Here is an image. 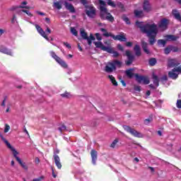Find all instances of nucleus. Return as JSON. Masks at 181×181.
I'll list each match as a JSON object with an SVG mask.
<instances>
[{"label":"nucleus","mask_w":181,"mask_h":181,"mask_svg":"<svg viewBox=\"0 0 181 181\" xmlns=\"http://www.w3.org/2000/svg\"><path fill=\"white\" fill-rule=\"evenodd\" d=\"M150 122H152V119H146L144 120V124H145L146 125H148V124H149Z\"/></svg>","instance_id":"51"},{"label":"nucleus","mask_w":181,"mask_h":181,"mask_svg":"<svg viewBox=\"0 0 181 181\" xmlns=\"http://www.w3.org/2000/svg\"><path fill=\"white\" fill-rule=\"evenodd\" d=\"M177 108H181V100L177 101Z\"/></svg>","instance_id":"54"},{"label":"nucleus","mask_w":181,"mask_h":181,"mask_svg":"<svg viewBox=\"0 0 181 181\" xmlns=\"http://www.w3.org/2000/svg\"><path fill=\"white\" fill-rule=\"evenodd\" d=\"M16 21V16L13 15L11 22H12V23H15Z\"/></svg>","instance_id":"58"},{"label":"nucleus","mask_w":181,"mask_h":181,"mask_svg":"<svg viewBox=\"0 0 181 181\" xmlns=\"http://www.w3.org/2000/svg\"><path fill=\"white\" fill-rule=\"evenodd\" d=\"M63 45L66 46L67 49H71V46L70 45V44H69V42H63Z\"/></svg>","instance_id":"52"},{"label":"nucleus","mask_w":181,"mask_h":181,"mask_svg":"<svg viewBox=\"0 0 181 181\" xmlns=\"http://www.w3.org/2000/svg\"><path fill=\"white\" fill-rule=\"evenodd\" d=\"M43 179H45V177L44 176H41V177H40L38 178L33 179V181H42V180H43Z\"/></svg>","instance_id":"50"},{"label":"nucleus","mask_w":181,"mask_h":181,"mask_svg":"<svg viewBox=\"0 0 181 181\" xmlns=\"http://www.w3.org/2000/svg\"><path fill=\"white\" fill-rule=\"evenodd\" d=\"M136 25L143 33H146L148 37H149L150 45H154L155 42H156L155 37H156V35H158V25L155 23L144 25L143 22L139 21L136 22Z\"/></svg>","instance_id":"1"},{"label":"nucleus","mask_w":181,"mask_h":181,"mask_svg":"<svg viewBox=\"0 0 181 181\" xmlns=\"http://www.w3.org/2000/svg\"><path fill=\"white\" fill-rule=\"evenodd\" d=\"M122 66V62L118 61V59H115L112 62H107V65L105 67V71L106 73H112V71H115V70H117V67L121 69Z\"/></svg>","instance_id":"3"},{"label":"nucleus","mask_w":181,"mask_h":181,"mask_svg":"<svg viewBox=\"0 0 181 181\" xmlns=\"http://www.w3.org/2000/svg\"><path fill=\"white\" fill-rule=\"evenodd\" d=\"M126 46H127V47H131V46H132V42H126Z\"/></svg>","instance_id":"61"},{"label":"nucleus","mask_w":181,"mask_h":181,"mask_svg":"<svg viewBox=\"0 0 181 181\" xmlns=\"http://www.w3.org/2000/svg\"><path fill=\"white\" fill-rule=\"evenodd\" d=\"M0 52L1 53H4V54H7L8 56H13V53L12 52V51L8 48H6V47H4L1 46L0 47Z\"/></svg>","instance_id":"15"},{"label":"nucleus","mask_w":181,"mask_h":181,"mask_svg":"<svg viewBox=\"0 0 181 181\" xmlns=\"http://www.w3.org/2000/svg\"><path fill=\"white\" fill-rule=\"evenodd\" d=\"M158 46L165 47V45H166V41L164 40H158Z\"/></svg>","instance_id":"39"},{"label":"nucleus","mask_w":181,"mask_h":181,"mask_svg":"<svg viewBox=\"0 0 181 181\" xmlns=\"http://www.w3.org/2000/svg\"><path fill=\"white\" fill-rule=\"evenodd\" d=\"M173 15L177 21H179V22H181V16L180 13L177 11V10H173Z\"/></svg>","instance_id":"20"},{"label":"nucleus","mask_w":181,"mask_h":181,"mask_svg":"<svg viewBox=\"0 0 181 181\" xmlns=\"http://www.w3.org/2000/svg\"><path fill=\"white\" fill-rule=\"evenodd\" d=\"M111 52H107V53H111L112 54V57L117 58L119 56V53L118 52L115 51L114 48L110 47Z\"/></svg>","instance_id":"25"},{"label":"nucleus","mask_w":181,"mask_h":181,"mask_svg":"<svg viewBox=\"0 0 181 181\" xmlns=\"http://www.w3.org/2000/svg\"><path fill=\"white\" fill-rule=\"evenodd\" d=\"M45 32H46L48 35H50V33H52V30H50V28L47 26V29L45 30Z\"/></svg>","instance_id":"56"},{"label":"nucleus","mask_w":181,"mask_h":181,"mask_svg":"<svg viewBox=\"0 0 181 181\" xmlns=\"http://www.w3.org/2000/svg\"><path fill=\"white\" fill-rule=\"evenodd\" d=\"M100 4L99 9L100 11V16L103 21H109V22H114V17L111 13H108L107 9V4L103 0H98Z\"/></svg>","instance_id":"2"},{"label":"nucleus","mask_w":181,"mask_h":181,"mask_svg":"<svg viewBox=\"0 0 181 181\" xmlns=\"http://www.w3.org/2000/svg\"><path fill=\"white\" fill-rule=\"evenodd\" d=\"M59 131L62 133L64 132V131H67V127H66V126L64 124H61L59 127H58Z\"/></svg>","instance_id":"36"},{"label":"nucleus","mask_w":181,"mask_h":181,"mask_svg":"<svg viewBox=\"0 0 181 181\" xmlns=\"http://www.w3.org/2000/svg\"><path fill=\"white\" fill-rule=\"evenodd\" d=\"M124 129L136 138H144V134H142V133L135 130L134 129L131 128L129 126H124Z\"/></svg>","instance_id":"5"},{"label":"nucleus","mask_w":181,"mask_h":181,"mask_svg":"<svg viewBox=\"0 0 181 181\" xmlns=\"http://www.w3.org/2000/svg\"><path fill=\"white\" fill-rule=\"evenodd\" d=\"M53 6H54V8H57V9H62V2L61 1H56L54 2Z\"/></svg>","instance_id":"31"},{"label":"nucleus","mask_w":181,"mask_h":181,"mask_svg":"<svg viewBox=\"0 0 181 181\" xmlns=\"http://www.w3.org/2000/svg\"><path fill=\"white\" fill-rule=\"evenodd\" d=\"M18 162L21 165V166H22V168L25 169V170H28V168L25 163L22 162V160H20V161Z\"/></svg>","instance_id":"38"},{"label":"nucleus","mask_w":181,"mask_h":181,"mask_svg":"<svg viewBox=\"0 0 181 181\" xmlns=\"http://www.w3.org/2000/svg\"><path fill=\"white\" fill-rule=\"evenodd\" d=\"M150 66H155L156 64V59L152 58L148 61Z\"/></svg>","instance_id":"40"},{"label":"nucleus","mask_w":181,"mask_h":181,"mask_svg":"<svg viewBox=\"0 0 181 181\" xmlns=\"http://www.w3.org/2000/svg\"><path fill=\"white\" fill-rule=\"evenodd\" d=\"M86 13L88 18H95V13H96V10L95 8L93 6H89L87 9L86 10Z\"/></svg>","instance_id":"9"},{"label":"nucleus","mask_w":181,"mask_h":181,"mask_svg":"<svg viewBox=\"0 0 181 181\" xmlns=\"http://www.w3.org/2000/svg\"><path fill=\"white\" fill-rule=\"evenodd\" d=\"M134 52L136 53V56H141V47H139V45H135Z\"/></svg>","instance_id":"28"},{"label":"nucleus","mask_w":181,"mask_h":181,"mask_svg":"<svg viewBox=\"0 0 181 181\" xmlns=\"http://www.w3.org/2000/svg\"><path fill=\"white\" fill-rule=\"evenodd\" d=\"M54 161L58 169H62V163L60 162V157L57 155L54 154L53 156Z\"/></svg>","instance_id":"17"},{"label":"nucleus","mask_w":181,"mask_h":181,"mask_svg":"<svg viewBox=\"0 0 181 181\" xmlns=\"http://www.w3.org/2000/svg\"><path fill=\"white\" fill-rule=\"evenodd\" d=\"M95 36L97 40H99V41L103 40V37H101V35L100 33H95Z\"/></svg>","instance_id":"45"},{"label":"nucleus","mask_w":181,"mask_h":181,"mask_svg":"<svg viewBox=\"0 0 181 181\" xmlns=\"http://www.w3.org/2000/svg\"><path fill=\"white\" fill-rule=\"evenodd\" d=\"M108 78H110L111 83L113 84V86H118V83L115 80V77H114L112 75H109Z\"/></svg>","instance_id":"27"},{"label":"nucleus","mask_w":181,"mask_h":181,"mask_svg":"<svg viewBox=\"0 0 181 181\" xmlns=\"http://www.w3.org/2000/svg\"><path fill=\"white\" fill-rule=\"evenodd\" d=\"M118 144V139H115L110 145V148H115L116 145Z\"/></svg>","instance_id":"43"},{"label":"nucleus","mask_w":181,"mask_h":181,"mask_svg":"<svg viewBox=\"0 0 181 181\" xmlns=\"http://www.w3.org/2000/svg\"><path fill=\"white\" fill-rule=\"evenodd\" d=\"M64 6L66 9H67V11H69V12H71V13H74L76 12V9L74 8V6H72L71 4H69V2L65 1Z\"/></svg>","instance_id":"16"},{"label":"nucleus","mask_w":181,"mask_h":181,"mask_svg":"<svg viewBox=\"0 0 181 181\" xmlns=\"http://www.w3.org/2000/svg\"><path fill=\"white\" fill-rule=\"evenodd\" d=\"M35 163L37 164V165H39V163H40V160L39 159V158H35Z\"/></svg>","instance_id":"59"},{"label":"nucleus","mask_w":181,"mask_h":181,"mask_svg":"<svg viewBox=\"0 0 181 181\" xmlns=\"http://www.w3.org/2000/svg\"><path fill=\"white\" fill-rule=\"evenodd\" d=\"M135 91H141V86H134Z\"/></svg>","instance_id":"57"},{"label":"nucleus","mask_w":181,"mask_h":181,"mask_svg":"<svg viewBox=\"0 0 181 181\" xmlns=\"http://www.w3.org/2000/svg\"><path fill=\"white\" fill-rule=\"evenodd\" d=\"M0 137L1 140L4 142V144L6 145V146L8 148V149H10L11 152H13V155L14 158L16 159L17 162H21V159L18 156L19 155V152H18L16 149H15V148H13L11 145V144L8 141V140L4 138V136L1 134H0Z\"/></svg>","instance_id":"4"},{"label":"nucleus","mask_w":181,"mask_h":181,"mask_svg":"<svg viewBox=\"0 0 181 181\" xmlns=\"http://www.w3.org/2000/svg\"><path fill=\"white\" fill-rule=\"evenodd\" d=\"M95 47L98 49H100L101 50H103V52H111V47H105L104 44L101 41L99 42H93Z\"/></svg>","instance_id":"8"},{"label":"nucleus","mask_w":181,"mask_h":181,"mask_svg":"<svg viewBox=\"0 0 181 181\" xmlns=\"http://www.w3.org/2000/svg\"><path fill=\"white\" fill-rule=\"evenodd\" d=\"M23 5H28V1H23L21 3V5L19 6V8H21V9H29V6H26Z\"/></svg>","instance_id":"37"},{"label":"nucleus","mask_w":181,"mask_h":181,"mask_svg":"<svg viewBox=\"0 0 181 181\" xmlns=\"http://www.w3.org/2000/svg\"><path fill=\"white\" fill-rule=\"evenodd\" d=\"M165 37L167 40H173V41L177 40L178 39V37L175 35H166Z\"/></svg>","instance_id":"35"},{"label":"nucleus","mask_w":181,"mask_h":181,"mask_svg":"<svg viewBox=\"0 0 181 181\" xmlns=\"http://www.w3.org/2000/svg\"><path fill=\"white\" fill-rule=\"evenodd\" d=\"M125 73H126V76H127L129 78H132V77L134 76V73H132V70L131 69L127 70Z\"/></svg>","instance_id":"32"},{"label":"nucleus","mask_w":181,"mask_h":181,"mask_svg":"<svg viewBox=\"0 0 181 181\" xmlns=\"http://www.w3.org/2000/svg\"><path fill=\"white\" fill-rule=\"evenodd\" d=\"M107 5H109L110 6H112V8H115V6H117V5L115 4V3H114V1L109 0L107 1Z\"/></svg>","instance_id":"44"},{"label":"nucleus","mask_w":181,"mask_h":181,"mask_svg":"<svg viewBox=\"0 0 181 181\" xmlns=\"http://www.w3.org/2000/svg\"><path fill=\"white\" fill-rule=\"evenodd\" d=\"M141 46H142V49H143L144 52H145L146 53V54H149V53H151V52L148 49V43H146L144 41H142Z\"/></svg>","instance_id":"21"},{"label":"nucleus","mask_w":181,"mask_h":181,"mask_svg":"<svg viewBox=\"0 0 181 181\" xmlns=\"http://www.w3.org/2000/svg\"><path fill=\"white\" fill-rule=\"evenodd\" d=\"M161 80H163V81H166L168 80V76H164L161 78Z\"/></svg>","instance_id":"64"},{"label":"nucleus","mask_w":181,"mask_h":181,"mask_svg":"<svg viewBox=\"0 0 181 181\" xmlns=\"http://www.w3.org/2000/svg\"><path fill=\"white\" fill-rule=\"evenodd\" d=\"M101 32L103 33V36H105V37H111V36H107L105 35H112V33H108L107 32V30H105V28H100Z\"/></svg>","instance_id":"33"},{"label":"nucleus","mask_w":181,"mask_h":181,"mask_svg":"<svg viewBox=\"0 0 181 181\" xmlns=\"http://www.w3.org/2000/svg\"><path fill=\"white\" fill-rule=\"evenodd\" d=\"M134 15L136 16V18H142V16H144V11L135 10Z\"/></svg>","instance_id":"29"},{"label":"nucleus","mask_w":181,"mask_h":181,"mask_svg":"<svg viewBox=\"0 0 181 181\" xmlns=\"http://www.w3.org/2000/svg\"><path fill=\"white\" fill-rule=\"evenodd\" d=\"M170 52H172V47H171V46H169V47H166V48L164 49V53H165V54H169V53H170Z\"/></svg>","instance_id":"41"},{"label":"nucleus","mask_w":181,"mask_h":181,"mask_svg":"<svg viewBox=\"0 0 181 181\" xmlns=\"http://www.w3.org/2000/svg\"><path fill=\"white\" fill-rule=\"evenodd\" d=\"M153 82L155 86H159V78H158V76L153 74Z\"/></svg>","instance_id":"24"},{"label":"nucleus","mask_w":181,"mask_h":181,"mask_svg":"<svg viewBox=\"0 0 181 181\" xmlns=\"http://www.w3.org/2000/svg\"><path fill=\"white\" fill-rule=\"evenodd\" d=\"M85 40H87L88 45L91 46L93 44V40H95V37L93 34H90V36L88 37Z\"/></svg>","instance_id":"23"},{"label":"nucleus","mask_w":181,"mask_h":181,"mask_svg":"<svg viewBox=\"0 0 181 181\" xmlns=\"http://www.w3.org/2000/svg\"><path fill=\"white\" fill-rule=\"evenodd\" d=\"M179 66V62L177 59H169L168 60V66L169 67H176Z\"/></svg>","instance_id":"19"},{"label":"nucleus","mask_w":181,"mask_h":181,"mask_svg":"<svg viewBox=\"0 0 181 181\" xmlns=\"http://www.w3.org/2000/svg\"><path fill=\"white\" fill-rule=\"evenodd\" d=\"M10 129H11V127L9 126V124H6L5 129H4L5 134H6V132H8Z\"/></svg>","instance_id":"48"},{"label":"nucleus","mask_w":181,"mask_h":181,"mask_svg":"<svg viewBox=\"0 0 181 181\" xmlns=\"http://www.w3.org/2000/svg\"><path fill=\"white\" fill-rule=\"evenodd\" d=\"M71 33L74 35V36H77L78 35V33L77 32V30L74 28H71Z\"/></svg>","instance_id":"42"},{"label":"nucleus","mask_w":181,"mask_h":181,"mask_svg":"<svg viewBox=\"0 0 181 181\" xmlns=\"http://www.w3.org/2000/svg\"><path fill=\"white\" fill-rule=\"evenodd\" d=\"M117 49H118V50H120L121 52H124V47H122V45H117Z\"/></svg>","instance_id":"55"},{"label":"nucleus","mask_w":181,"mask_h":181,"mask_svg":"<svg viewBox=\"0 0 181 181\" xmlns=\"http://www.w3.org/2000/svg\"><path fill=\"white\" fill-rule=\"evenodd\" d=\"M144 11L146 12H149L151 11V5H149L148 1H145L143 5Z\"/></svg>","instance_id":"22"},{"label":"nucleus","mask_w":181,"mask_h":181,"mask_svg":"<svg viewBox=\"0 0 181 181\" xmlns=\"http://www.w3.org/2000/svg\"><path fill=\"white\" fill-rule=\"evenodd\" d=\"M105 36H110L114 40H119V42H127V37L124 35H115L113 34H105Z\"/></svg>","instance_id":"12"},{"label":"nucleus","mask_w":181,"mask_h":181,"mask_svg":"<svg viewBox=\"0 0 181 181\" xmlns=\"http://www.w3.org/2000/svg\"><path fill=\"white\" fill-rule=\"evenodd\" d=\"M168 23H169V21L168 20L163 19L160 22L158 28H160L161 30H165V29L168 28Z\"/></svg>","instance_id":"14"},{"label":"nucleus","mask_w":181,"mask_h":181,"mask_svg":"<svg viewBox=\"0 0 181 181\" xmlns=\"http://www.w3.org/2000/svg\"><path fill=\"white\" fill-rule=\"evenodd\" d=\"M122 19H123V21H124L125 22H126V23L127 24V25H129V18H128L127 16H122Z\"/></svg>","instance_id":"47"},{"label":"nucleus","mask_w":181,"mask_h":181,"mask_svg":"<svg viewBox=\"0 0 181 181\" xmlns=\"http://www.w3.org/2000/svg\"><path fill=\"white\" fill-rule=\"evenodd\" d=\"M101 32L103 33V36H105V37H111V36H107L105 35H112V33H108L107 32V30H105V28H100Z\"/></svg>","instance_id":"34"},{"label":"nucleus","mask_w":181,"mask_h":181,"mask_svg":"<svg viewBox=\"0 0 181 181\" xmlns=\"http://www.w3.org/2000/svg\"><path fill=\"white\" fill-rule=\"evenodd\" d=\"M171 52H179V48H177V47L171 46Z\"/></svg>","instance_id":"49"},{"label":"nucleus","mask_w":181,"mask_h":181,"mask_svg":"<svg viewBox=\"0 0 181 181\" xmlns=\"http://www.w3.org/2000/svg\"><path fill=\"white\" fill-rule=\"evenodd\" d=\"M136 77V81H138V83H139L140 84H149L150 81H149V78L146 76H139L138 74L135 75Z\"/></svg>","instance_id":"11"},{"label":"nucleus","mask_w":181,"mask_h":181,"mask_svg":"<svg viewBox=\"0 0 181 181\" xmlns=\"http://www.w3.org/2000/svg\"><path fill=\"white\" fill-rule=\"evenodd\" d=\"M82 5H87V0H80Z\"/></svg>","instance_id":"62"},{"label":"nucleus","mask_w":181,"mask_h":181,"mask_svg":"<svg viewBox=\"0 0 181 181\" xmlns=\"http://www.w3.org/2000/svg\"><path fill=\"white\" fill-rule=\"evenodd\" d=\"M80 32L81 37H83L84 40H86L88 37V36L87 35V33H86V30H84L83 28H81Z\"/></svg>","instance_id":"26"},{"label":"nucleus","mask_w":181,"mask_h":181,"mask_svg":"<svg viewBox=\"0 0 181 181\" xmlns=\"http://www.w3.org/2000/svg\"><path fill=\"white\" fill-rule=\"evenodd\" d=\"M90 156L92 158V163L93 165H96L97 158H98V153L95 150H91L90 151Z\"/></svg>","instance_id":"18"},{"label":"nucleus","mask_w":181,"mask_h":181,"mask_svg":"<svg viewBox=\"0 0 181 181\" xmlns=\"http://www.w3.org/2000/svg\"><path fill=\"white\" fill-rule=\"evenodd\" d=\"M61 97H62V98H71V94L66 91L64 93L61 94Z\"/></svg>","instance_id":"30"},{"label":"nucleus","mask_w":181,"mask_h":181,"mask_svg":"<svg viewBox=\"0 0 181 181\" xmlns=\"http://www.w3.org/2000/svg\"><path fill=\"white\" fill-rule=\"evenodd\" d=\"M23 12V10H16V13L18 15H22V13Z\"/></svg>","instance_id":"63"},{"label":"nucleus","mask_w":181,"mask_h":181,"mask_svg":"<svg viewBox=\"0 0 181 181\" xmlns=\"http://www.w3.org/2000/svg\"><path fill=\"white\" fill-rule=\"evenodd\" d=\"M181 73V66L177 68H174L172 71L168 73V76L173 80L177 78L179 74Z\"/></svg>","instance_id":"7"},{"label":"nucleus","mask_w":181,"mask_h":181,"mask_svg":"<svg viewBox=\"0 0 181 181\" xmlns=\"http://www.w3.org/2000/svg\"><path fill=\"white\" fill-rule=\"evenodd\" d=\"M30 23H32V25H34L35 26L38 33H40V35H41L42 37H45L47 40V42H50V38L47 37V35H46V32H45V30H43V29L40 26H39V25L35 24L32 22H30Z\"/></svg>","instance_id":"10"},{"label":"nucleus","mask_w":181,"mask_h":181,"mask_svg":"<svg viewBox=\"0 0 181 181\" xmlns=\"http://www.w3.org/2000/svg\"><path fill=\"white\" fill-rule=\"evenodd\" d=\"M11 109V104L10 103H8V105H7V108H6V112H9V110Z\"/></svg>","instance_id":"60"},{"label":"nucleus","mask_w":181,"mask_h":181,"mask_svg":"<svg viewBox=\"0 0 181 181\" xmlns=\"http://www.w3.org/2000/svg\"><path fill=\"white\" fill-rule=\"evenodd\" d=\"M126 56L127 57L128 60L126 62L127 66H130V64H132V62H134V55L131 54L129 50L126 51Z\"/></svg>","instance_id":"13"},{"label":"nucleus","mask_w":181,"mask_h":181,"mask_svg":"<svg viewBox=\"0 0 181 181\" xmlns=\"http://www.w3.org/2000/svg\"><path fill=\"white\" fill-rule=\"evenodd\" d=\"M49 53L52 58L54 59L58 64H59L64 69H67V64L66 63V62L59 57V56H57L56 53H54V52L51 51Z\"/></svg>","instance_id":"6"},{"label":"nucleus","mask_w":181,"mask_h":181,"mask_svg":"<svg viewBox=\"0 0 181 181\" xmlns=\"http://www.w3.org/2000/svg\"><path fill=\"white\" fill-rule=\"evenodd\" d=\"M23 11L26 13V15H28V16H30V18H32V16H33V14H32V13H30V11H28V10H23Z\"/></svg>","instance_id":"46"},{"label":"nucleus","mask_w":181,"mask_h":181,"mask_svg":"<svg viewBox=\"0 0 181 181\" xmlns=\"http://www.w3.org/2000/svg\"><path fill=\"white\" fill-rule=\"evenodd\" d=\"M35 13H37V15H40L41 16H45V15H46V13L39 11H35Z\"/></svg>","instance_id":"53"}]
</instances>
